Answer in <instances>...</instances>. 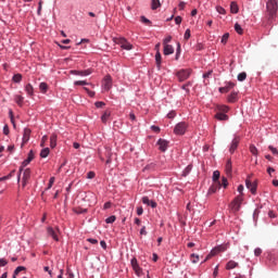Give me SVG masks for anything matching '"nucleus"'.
<instances>
[{"label":"nucleus","mask_w":278,"mask_h":278,"mask_svg":"<svg viewBox=\"0 0 278 278\" xmlns=\"http://www.w3.org/2000/svg\"><path fill=\"white\" fill-rule=\"evenodd\" d=\"M278 1L268 0L266 3L265 11V25H273L277 20Z\"/></svg>","instance_id":"1"},{"label":"nucleus","mask_w":278,"mask_h":278,"mask_svg":"<svg viewBox=\"0 0 278 278\" xmlns=\"http://www.w3.org/2000/svg\"><path fill=\"white\" fill-rule=\"evenodd\" d=\"M243 201H244V198H242V194L236 197L229 205L231 212H233V213L240 212V207H241Z\"/></svg>","instance_id":"2"},{"label":"nucleus","mask_w":278,"mask_h":278,"mask_svg":"<svg viewBox=\"0 0 278 278\" xmlns=\"http://www.w3.org/2000/svg\"><path fill=\"white\" fill-rule=\"evenodd\" d=\"M187 130L188 124L186 122H180L175 126L174 134H176V136H184V134H186Z\"/></svg>","instance_id":"3"},{"label":"nucleus","mask_w":278,"mask_h":278,"mask_svg":"<svg viewBox=\"0 0 278 278\" xmlns=\"http://www.w3.org/2000/svg\"><path fill=\"white\" fill-rule=\"evenodd\" d=\"M116 45H119L122 49H125L126 51H131L134 49V46L127 41V39L121 37L115 39Z\"/></svg>","instance_id":"4"},{"label":"nucleus","mask_w":278,"mask_h":278,"mask_svg":"<svg viewBox=\"0 0 278 278\" xmlns=\"http://www.w3.org/2000/svg\"><path fill=\"white\" fill-rule=\"evenodd\" d=\"M178 81H186L192 75V70H180L177 72Z\"/></svg>","instance_id":"5"},{"label":"nucleus","mask_w":278,"mask_h":278,"mask_svg":"<svg viewBox=\"0 0 278 278\" xmlns=\"http://www.w3.org/2000/svg\"><path fill=\"white\" fill-rule=\"evenodd\" d=\"M226 249H227V245H225V244L215 247V248L211 251V253L206 256V258L204 260V262H207V258H208V257H214V255H218V253L225 252Z\"/></svg>","instance_id":"6"},{"label":"nucleus","mask_w":278,"mask_h":278,"mask_svg":"<svg viewBox=\"0 0 278 278\" xmlns=\"http://www.w3.org/2000/svg\"><path fill=\"white\" fill-rule=\"evenodd\" d=\"M245 186L248 188V190H250V192H252L253 194H255L257 192V182L254 180H251V178H248L245 180Z\"/></svg>","instance_id":"7"},{"label":"nucleus","mask_w":278,"mask_h":278,"mask_svg":"<svg viewBox=\"0 0 278 278\" xmlns=\"http://www.w3.org/2000/svg\"><path fill=\"white\" fill-rule=\"evenodd\" d=\"M71 75H78L80 77H88V75H92V70H85V71H77V70H72Z\"/></svg>","instance_id":"8"},{"label":"nucleus","mask_w":278,"mask_h":278,"mask_svg":"<svg viewBox=\"0 0 278 278\" xmlns=\"http://www.w3.org/2000/svg\"><path fill=\"white\" fill-rule=\"evenodd\" d=\"M59 232H60V229H58V228H56V230L53 229V227H48L47 228L48 236H50V238H53V240H55V242L60 241V238H58Z\"/></svg>","instance_id":"9"},{"label":"nucleus","mask_w":278,"mask_h":278,"mask_svg":"<svg viewBox=\"0 0 278 278\" xmlns=\"http://www.w3.org/2000/svg\"><path fill=\"white\" fill-rule=\"evenodd\" d=\"M31 160H34V150L29 151L27 159L22 163L20 173H23V168H25V166H27L31 162Z\"/></svg>","instance_id":"10"},{"label":"nucleus","mask_w":278,"mask_h":278,"mask_svg":"<svg viewBox=\"0 0 278 278\" xmlns=\"http://www.w3.org/2000/svg\"><path fill=\"white\" fill-rule=\"evenodd\" d=\"M31 160H34V150L29 151L27 159L22 163L20 173H23V168H25V166H27L31 162Z\"/></svg>","instance_id":"11"},{"label":"nucleus","mask_w":278,"mask_h":278,"mask_svg":"<svg viewBox=\"0 0 278 278\" xmlns=\"http://www.w3.org/2000/svg\"><path fill=\"white\" fill-rule=\"evenodd\" d=\"M156 144L159 146V149L164 153L166 152V149H168V141L165 139H159Z\"/></svg>","instance_id":"12"},{"label":"nucleus","mask_w":278,"mask_h":278,"mask_svg":"<svg viewBox=\"0 0 278 278\" xmlns=\"http://www.w3.org/2000/svg\"><path fill=\"white\" fill-rule=\"evenodd\" d=\"M102 86L104 90H110L112 88V76L108 75L104 77Z\"/></svg>","instance_id":"13"},{"label":"nucleus","mask_w":278,"mask_h":278,"mask_svg":"<svg viewBox=\"0 0 278 278\" xmlns=\"http://www.w3.org/2000/svg\"><path fill=\"white\" fill-rule=\"evenodd\" d=\"M130 264L137 275L142 273V269L140 268V265H138V260L136 257L131 258Z\"/></svg>","instance_id":"14"},{"label":"nucleus","mask_w":278,"mask_h":278,"mask_svg":"<svg viewBox=\"0 0 278 278\" xmlns=\"http://www.w3.org/2000/svg\"><path fill=\"white\" fill-rule=\"evenodd\" d=\"M163 53L164 55H173V53H175V48L170 45H164Z\"/></svg>","instance_id":"15"},{"label":"nucleus","mask_w":278,"mask_h":278,"mask_svg":"<svg viewBox=\"0 0 278 278\" xmlns=\"http://www.w3.org/2000/svg\"><path fill=\"white\" fill-rule=\"evenodd\" d=\"M238 144H240V138L236 137L231 142V146L229 149L230 153H233L236 151V149H238Z\"/></svg>","instance_id":"16"},{"label":"nucleus","mask_w":278,"mask_h":278,"mask_svg":"<svg viewBox=\"0 0 278 278\" xmlns=\"http://www.w3.org/2000/svg\"><path fill=\"white\" fill-rule=\"evenodd\" d=\"M155 64L156 68L160 71L162 68V53H160V50H157L155 54Z\"/></svg>","instance_id":"17"},{"label":"nucleus","mask_w":278,"mask_h":278,"mask_svg":"<svg viewBox=\"0 0 278 278\" xmlns=\"http://www.w3.org/2000/svg\"><path fill=\"white\" fill-rule=\"evenodd\" d=\"M142 203L144 205H151V207H157V203L155 201L149 200V197H143L142 198Z\"/></svg>","instance_id":"18"},{"label":"nucleus","mask_w":278,"mask_h":278,"mask_svg":"<svg viewBox=\"0 0 278 278\" xmlns=\"http://www.w3.org/2000/svg\"><path fill=\"white\" fill-rule=\"evenodd\" d=\"M50 147H51V149H55V147H58V135H55V134L51 135Z\"/></svg>","instance_id":"19"},{"label":"nucleus","mask_w":278,"mask_h":278,"mask_svg":"<svg viewBox=\"0 0 278 278\" xmlns=\"http://www.w3.org/2000/svg\"><path fill=\"white\" fill-rule=\"evenodd\" d=\"M29 136H31V129L25 128L24 129V136H23V142H29Z\"/></svg>","instance_id":"20"},{"label":"nucleus","mask_w":278,"mask_h":278,"mask_svg":"<svg viewBox=\"0 0 278 278\" xmlns=\"http://www.w3.org/2000/svg\"><path fill=\"white\" fill-rule=\"evenodd\" d=\"M215 118L217 121H229V115L218 112L216 113Z\"/></svg>","instance_id":"21"},{"label":"nucleus","mask_w":278,"mask_h":278,"mask_svg":"<svg viewBox=\"0 0 278 278\" xmlns=\"http://www.w3.org/2000/svg\"><path fill=\"white\" fill-rule=\"evenodd\" d=\"M233 268H238V263L236 261H229L226 265V270H233Z\"/></svg>","instance_id":"22"},{"label":"nucleus","mask_w":278,"mask_h":278,"mask_svg":"<svg viewBox=\"0 0 278 278\" xmlns=\"http://www.w3.org/2000/svg\"><path fill=\"white\" fill-rule=\"evenodd\" d=\"M157 8H162V2L160 0H151V10H157Z\"/></svg>","instance_id":"23"},{"label":"nucleus","mask_w":278,"mask_h":278,"mask_svg":"<svg viewBox=\"0 0 278 278\" xmlns=\"http://www.w3.org/2000/svg\"><path fill=\"white\" fill-rule=\"evenodd\" d=\"M239 11H240V9L238 8V3L231 2L230 3V12H231V14H238Z\"/></svg>","instance_id":"24"},{"label":"nucleus","mask_w":278,"mask_h":278,"mask_svg":"<svg viewBox=\"0 0 278 278\" xmlns=\"http://www.w3.org/2000/svg\"><path fill=\"white\" fill-rule=\"evenodd\" d=\"M153 170H155V164L154 163H150L149 165H147L143 168V173H153Z\"/></svg>","instance_id":"25"},{"label":"nucleus","mask_w":278,"mask_h":278,"mask_svg":"<svg viewBox=\"0 0 278 278\" xmlns=\"http://www.w3.org/2000/svg\"><path fill=\"white\" fill-rule=\"evenodd\" d=\"M39 90L42 94H47V90H49V85L47 83H40Z\"/></svg>","instance_id":"26"},{"label":"nucleus","mask_w":278,"mask_h":278,"mask_svg":"<svg viewBox=\"0 0 278 278\" xmlns=\"http://www.w3.org/2000/svg\"><path fill=\"white\" fill-rule=\"evenodd\" d=\"M14 101L15 103H17V105H20V108H22L23 101H25V98H23V96H15Z\"/></svg>","instance_id":"27"},{"label":"nucleus","mask_w":278,"mask_h":278,"mask_svg":"<svg viewBox=\"0 0 278 278\" xmlns=\"http://www.w3.org/2000/svg\"><path fill=\"white\" fill-rule=\"evenodd\" d=\"M25 91L27 92V94H29V97H31L34 94V86H31V84H27L25 87Z\"/></svg>","instance_id":"28"},{"label":"nucleus","mask_w":278,"mask_h":278,"mask_svg":"<svg viewBox=\"0 0 278 278\" xmlns=\"http://www.w3.org/2000/svg\"><path fill=\"white\" fill-rule=\"evenodd\" d=\"M110 116H111L110 111H105V112L103 113V115L101 116L102 123H108V121L110 119Z\"/></svg>","instance_id":"29"},{"label":"nucleus","mask_w":278,"mask_h":278,"mask_svg":"<svg viewBox=\"0 0 278 278\" xmlns=\"http://www.w3.org/2000/svg\"><path fill=\"white\" fill-rule=\"evenodd\" d=\"M217 110L222 114H227V112H229V106H227V105H219V106H217Z\"/></svg>","instance_id":"30"},{"label":"nucleus","mask_w":278,"mask_h":278,"mask_svg":"<svg viewBox=\"0 0 278 278\" xmlns=\"http://www.w3.org/2000/svg\"><path fill=\"white\" fill-rule=\"evenodd\" d=\"M225 170L227 175H231V160H228L225 166Z\"/></svg>","instance_id":"31"},{"label":"nucleus","mask_w":278,"mask_h":278,"mask_svg":"<svg viewBox=\"0 0 278 278\" xmlns=\"http://www.w3.org/2000/svg\"><path fill=\"white\" fill-rule=\"evenodd\" d=\"M235 31H237V34H239L240 36H242V34H244V30L242 29V26H240V24H235Z\"/></svg>","instance_id":"32"},{"label":"nucleus","mask_w":278,"mask_h":278,"mask_svg":"<svg viewBox=\"0 0 278 278\" xmlns=\"http://www.w3.org/2000/svg\"><path fill=\"white\" fill-rule=\"evenodd\" d=\"M236 99H238V93H236V92H232V93L228 97L229 103H236Z\"/></svg>","instance_id":"33"},{"label":"nucleus","mask_w":278,"mask_h":278,"mask_svg":"<svg viewBox=\"0 0 278 278\" xmlns=\"http://www.w3.org/2000/svg\"><path fill=\"white\" fill-rule=\"evenodd\" d=\"M50 150L49 148H45L40 152V157H49Z\"/></svg>","instance_id":"34"},{"label":"nucleus","mask_w":278,"mask_h":278,"mask_svg":"<svg viewBox=\"0 0 278 278\" xmlns=\"http://www.w3.org/2000/svg\"><path fill=\"white\" fill-rule=\"evenodd\" d=\"M22 79H23V75H21V74H15V75L13 76V81H14L15 84H21Z\"/></svg>","instance_id":"35"},{"label":"nucleus","mask_w":278,"mask_h":278,"mask_svg":"<svg viewBox=\"0 0 278 278\" xmlns=\"http://www.w3.org/2000/svg\"><path fill=\"white\" fill-rule=\"evenodd\" d=\"M190 260H191L192 264H199V255L198 254L192 253L190 255Z\"/></svg>","instance_id":"36"},{"label":"nucleus","mask_w":278,"mask_h":278,"mask_svg":"<svg viewBox=\"0 0 278 278\" xmlns=\"http://www.w3.org/2000/svg\"><path fill=\"white\" fill-rule=\"evenodd\" d=\"M238 81H244L247 79V72H242L237 76Z\"/></svg>","instance_id":"37"},{"label":"nucleus","mask_w":278,"mask_h":278,"mask_svg":"<svg viewBox=\"0 0 278 278\" xmlns=\"http://www.w3.org/2000/svg\"><path fill=\"white\" fill-rule=\"evenodd\" d=\"M27 181H29V175H24L22 177V186H23V188H25V186H27Z\"/></svg>","instance_id":"38"},{"label":"nucleus","mask_w":278,"mask_h":278,"mask_svg":"<svg viewBox=\"0 0 278 278\" xmlns=\"http://www.w3.org/2000/svg\"><path fill=\"white\" fill-rule=\"evenodd\" d=\"M116 222V216H114V215H112V216H110V217H108L106 219H105V223L108 224V225H111L112 223H115Z\"/></svg>","instance_id":"39"},{"label":"nucleus","mask_w":278,"mask_h":278,"mask_svg":"<svg viewBox=\"0 0 278 278\" xmlns=\"http://www.w3.org/2000/svg\"><path fill=\"white\" fill-rule=\"evenodd\" d=\"M74 86H88V83L86 80H76Z\"/></svg>","instance_id":"40"},{"label":"nucleus","mask_w":278,"mask_h":278,"mask_svg":"<svg viewBox=\"0 0 278 278\" xmlns=\"http://www.w3.org/2000/svg\"><path fill=\"white\" fill-rule=\"evenodd\" d=\"M227 40H229V33H226L222 37V43L227 45Z\"/></svg>","instance_id":"41"},{"label":"nucleus","mask_w":278,"mask_h":278,"mask_svg":"<svg viewBox=\"0 0 278 278\" xmlns=\"http://www.w3.org/2000/svg\"><path fill=\"white\" fill-rule=\"evenodd\" d=\"M250 152L252 155H257V148L253 144L250 146Z\"/></svg>","instance_id":"42"},{"label":"nucleus","mask_w":278,"mask_h":278,"mask_svg":"<svg viewBox=\"0 0 278 278\" xmlns=\"http://www.w3.org/2000/svg\"><path fill=\"white\" fill-rule=\"evenodd\" d=\"M268 149H269V151L273 153V155L278 156V150H277V148H275V147H273V146H269Z\"/></svg>","instance_id":"43"},{"label":"nucleus","mask_w":278,"mask_h":278,"mask_svg":"<svg viewBox=\"0 0 278 278\" xmlns=\"http://www.w3.org/2000/svg\"><path fill=\"white\" fill-rule=\"evenodd\" d=\"M219 179H220V175H213V181L214 184H217V186H220Z\"/></svg>","instance_id":"44"},{"label":"nucleus","mask_w":278,"mask_h":278,"mask_svg":"<svg viewBox=\"0 0 278 278\" xmlns=\"http://www.w3.org/2000/svg\"><path fill=\"white\" fill-rule=\"evenodd\" d=\"M53 184H55V177H51L48 184V190H50V188H53Z\"/></svg>","instance_id":"45"},{"label":"nucleus","mask_w":278,"mask_h":278,"mask_svg":"<svg viewBox=\"0 0 278 278\" xmlns=\"http://www.w3.org/2000/svg\"><path fill=\"white\" fill-rule=\"evenodd\" d=\"M9 114H10V118L13 127H16V124L14 123V113L12 112V110L9 111Z\"/></svg>","instance_id":"46"},{"label":"nucleus","mask_w":278,"mask_h":278,"mask_svg":"<svg viewBox=\"0 0 278 278\" xmlns=\"http://www.w3.org/2000/svg\"><path fill=\"white\" fill-rule=\"evenodd\" d=\"M216 11L218 12V14H227V11H225V8L223 7H217Z\"/></svg>","instance_id":"47"},{"label":"nucleus","mask_w":278,"mask_h":278,"mask_svg":"<svg viewBox=\"0 0 278 278\" xmlns=\"http://www.w3.org/2000/svg\"><path fill=\"white\" fill-rule=\"evenodd\" d=\"M141 23H144L146 25H151V21L146 16H141Z\"/></svg>","instance_id":"48"},{"label":"nucleus","mask_w":278,"mask_h":278,"mask_svg":"<svg viewBox=\"0 0 278 278\" xmlns=\"http://www.w3.org/2000/svg\"><path fill=\"white\" fill-rule=\"evenodd\" d=\"M3 134H4V136H10V127L8 125H4Z\"/></svg>","instance_id":"49"},{"label":"nucleus","mask_w":278,"mask_h":278,"mask_svg":"<svg viewBox=\"0 0 278 278\" xmlns=\"http://www.w3.org/2000/svg\"><path fill=\"white\" fill-rule=\"evenodd\" d=\"M185 40H190V28H187L184 36Z\"/></svg>","instance_id":"50"},{"label":"nucleus","mask_w":278,"mask_h":278,"mask_svg":"<svg viewBox=\"0 0 278 278\" xmlns=\"http://www.w3.org/2000/svg\"><path fill=\"white\" fill-rule=\"evenodd\" d=\"M142 214H144V210L142 208V206H138L137 207V215L142 216Z\"/></svg>","instance_id":"51"},{"label":"nucleus","mask_w":278,"mask_h":278,"mask_svg":"<svg viewBox=\"0 0 278 278\" xmlns=\"http://www.w3.org/2000/svg\"><path fill=\"white\" fill-rule=\"evenodd\" d=\"M22 270H25V267L23 266L16 267V269L14 270V275H18V273H22Z\"/></svg>","instance_id":"52"},{"label":"nucleus","mask_w":278,"mask_h":278,"mask_svg":"<svg viewBox=\"0 0 278 278\" xmlns=\"http://www.w3.org/2000/svg\"><path fill=\"white\" fill-rule=\"evenodd\" d=\"M254 255H255L256 257H260V255H262V249L256 248V249L254 250Z\"/></svg>","instance_id":"53"},{"label":"nucleus","mask_w":278,"mask_h":278,"mask_svg":"<svg viewBox=\"0 0 278 278\" xmlns=\"http://www.w3.org/2000/svg\"><path fill=\"white\" fill-rule=\"evenodd\" d=\"M8 266V261L5 258H0V268Z\"/></svg>","instance_id":"54"},{"label":"nucleus","mask_w":278,"mask_h":278,"mask_svg":"<svg viewBox=\"0 0 278 278\" xmlns=\"http://www.w3.org/2000/svg\"><path fill=\"white\" fill-rule=\"evenodd\" d=\"M41 12H42V1H39V7H38V10H37L38 16H40Z\"/></svg>","instance_id":"55"},{"label":"nucleus","mask_w":278,"mask_h":278,"mask_svg":"<svg viewBox=\"0 0 278 278\" xmlns=\"http://www.w3.org/2000/svg\"><path fill=\"white\" fill-rule=\"evenodd\" d=\"M175 116H177V113H175V111H172L167 114V118H175Z\"/></svg>","instance_id":"56"},{"label":"nucleus","mask_w":278,"mask_h":278,"mask_svg":"<svg viewBox=\"0 0 278 278\" xmlns=\"http://www.w3.org/2000/svg\"><path fill=\"white\" fill-rule=\"evenodd\" d=\"M173 40V37L168 36L164 39L163 45H168Z\"/></svg>","instance_id":"57"},{"label":"nucleus","mask_w":278,"mask_h":278,"mask_svg":"<svg viewBox=\"0 0 278 278\" xmlns=\"http://www.w3.org/2000/svg\"><path fill=\"white\" fill-rule=\"evenodd\" d=\"M181 21H182L181 16H176L175 17L176 25H181Z\"/></svg>","instance_id":"58"},{"label":"nucleus","mask_w":278,"mask_h":278,"mask_svg":"<svg viewBox=\"0 0 278 278\" xmlns=\"http://www.w3.org/2000/svg\"><path fill=\"white\" fill-rule=\"evenodd\" d=\"M110 207H112V202H105L103 210H110Z\"/></svg>","instance_id":"59"},{"label":"nucleus","mask_w":278,"mask_h":278,"mask_svg":"<svg viewBox=\"0 0 278 278\" xmlns=\"http://www.w3.org/2000/svg\"><path fill=\"white\" fill-rule=\"evenodd\" d=\"M235 86H236V84H233V83H227L226 88L228 90H231V88H233Z\"/></svg>","instance_id":"60"},{"label":"nucleus","mask_w":278,"mask_h":278,"mask_svg":"<svg viewBox=\"0 0 278 278\" xmlns=\"http://www.w3.org/2000/svg\"><path fill=\"white\" fill-rule=\"evenodd\" d=\"M152 131H155V134H160V127L159 126H151Z\"/></svg>","instance_id":"61"},{"label":"nucleus","mask_w":278,"mask_h":278,"mask_svg":"<svg viewBox=\"0 0 278 278\" xmlns=\"http://www.w3.org/2000/svg\"><path fill=\"white\" fill-rule=\"evenodd\" d=\"M47 140H48V137H47V136H43V137L41 138L40 147H45V142H47Z\"/></svg>","instance_id":"62"},{"label":"nucleus","mask_w":278,"mask_h":278,"mask_svg":"<svg viewBox=\"0 0 278 278\" xmlns=\"http://www.w3.org/2000/svg\"><path fill=\"white\" fill-rule=\"evenodd\" d=\"M179 10H184L186 8V2L181 1L178 4Z\"/></svg>","instance_id":"63"},{"label":"nucleus","mask_w":278,"mask_h":278,"mask_svg":"<svg viewBox=\"0 0 278 278\" xmlns=\"http://www.w3.org/2000/svg\"><path fill=\"white\" fill-rule=\"evenodd\" d=\"M105 102H96V108H103Z\"/></svg>","instance_id":"64"}]
</instances>
